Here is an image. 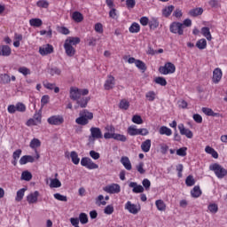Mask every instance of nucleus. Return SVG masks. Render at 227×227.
I'll use <instances>...</instances> for the list:
<instances>
[{"instance_id": "c03bdc74", "label": "nucleus", "mask_w": 227, "mask_h": 227, "mask_svg": "<svg viewBox=\"0 0 227 227\" xmlns=\"http://www.w3.org/2000/svg\"><path fill=\"white\" fill-rule=\"evenodd\" d=\"M78 220L82 224H88V215L86 213H81Z\"/></svg>"}, {"instance_id": "4be33fe9", "label": "nucleus", "mask_w": 227, "mask_h": 227, "mask_svg": "<svg viewBox=\"0 0 227 227\" xmlns=\"http://www.w3.org/2000/svg\"><path fill=\"white\" fill-rule=\"evenodd\" d=\"M70 157L73 164H74L75 166H77V164L81 162V159L79 158V154H77V152L72 151L70 153Z\"/></svg>"}, {"instance_id": "2f4dec72", "label": "nucleus", "mask_w": 227, "mask_h": 227, "mask_svg": "<svg viewBox=\"0 0 227 227\" xmlns=\"http://www.w3.org/2000/svg\"><path fill=\"white\" fill-rule=\"evenodd\" d=\"M72 19L73 20H74V22H82L84 17H82V14L79 12H74L72 15Z\"/></svg>"}, {"instance_id": "f3484780", "label": "nucleus", "mask_w": 227, "mask_h": 227, "mask_svg": "<svg viewBox=\"0 0 227 227\" xmlns=\"http://www.w3.org/2000/svg\"><path fill=\"white\" fill-rule=\"evenodd\" d=\"M0 56H4L8 58V56H12V48L8 45H1L0 46Z\"/></svg>"}, {"instance_id": "a19ab883", "label": "nucleus", "mask_w": 227, "mask_h": 227, "mask_svg": "<svg viewBox=\"0 0 227 227\" xmlns=\"http://www.w3.org/2000/svg\"><path fill=\"white\" fill-rule=\"evenodd\" d=\"M154 82H156V84H160V86H166L168 84L166 78H164L162 76L156 77L154 79Z\"/></svg>"}, {"instance_id": "79ce46f5", "label": "nucleus", "mask_w": 227, "mask_h": 227, "mask_svg": "<svg viewBox=\"0 0 227 227\" xmlns=\"http://www.w3.org/2000/svg\"><path fill=\"white\" fill-rule=\"evenodd\" d=\"M207 209L211 214H217L219 211V207L215 203L209 204Z\"/></svg>"}, {"instance_id": "4d7b16f0", "label": "nucleus", "mask_w": 227, "mask_h": 227, "mask_svg": "<svg viewBox=\"0 0 227 227\" xmlns=\"http://www.w3.org/2000/svg\"><path fill=\"white\" fill-rule=\"evenodd\" d=\"M53 196H54L55 200H58L59 201H68V198L60 193H55Z\"/></svg>"}, {"instance_id": "473e14b6", "label": "nucleus", "mask_w": 227, "mask_h": 227, "mask_svg": "<svg viewBox=\"0 0 227 227\" xmlns=\"http://www.w3.org/2000/svg\"><path fill=\"white\" fill-rule=\"evenodd\" d=\"M80 116H85L87 121H90V120H93V113L88 110H82V112H80Z\"/></svg>"}, {"instance_id": "4468645a", "label": "nucleus", "mask_w": 227, "mask_h": 227, "mask_svg": "<svg viewBox=\"0 0 227 227\" xmlns=\"http://www.w3.org/2000/svg\"><path fill=\"white\" fill-rule=\"evenodd\" d=\"M40 196V192L38 191L34 192L27 196V201L29 205L33 203H36L38 201V197Z\"/></svg>"}, {"instance_id": "412c9836", "label": "nucleus", "mask_w": 227, "mask_h": 227, "mask_svg": "<svg viewBox=\"0 0 227 227\" xmlns=\"http://www.w3.org/2000/svg\"><path fill=\"white\" fill-rule=\"evenodd\" d=\"M150 148H152V140L146 139L141 145V150L145 152V153H148L150 152Z\"/></svg>"}, {"instance_id": "a878e982", "label": "nucleus", "mask_w": 227, "mask_h": 227, "mask_svg": "<svg viewBox=\"0 0 227 227\" xmlns=\"http://www.w3.org/2000/svg\"><path fill=\"white\" fill-rule=\"evenodd\" d=\"M75 122L78 125H88L90 123V121H88V119L85 118V115H80L78 118H76Z\"/></svg>"}, {"instance_id": "774afa93", "label": "nucleus", "mask_w": 227, "mask_h": 227, "mask_svg": "<svg viewBox=\"0 0 227 227\" xmlns=\"http://www.w3.org/2000/svg\"><path fill=\"white\" fill-rule=\"evenodd\" d=\"M193 120L196 123H203V117H201L200 114H193Z\"/></svg>"}, {"instance_id": "f8f14e48", "label": "nucleus", "mask_w": 227, "mask_h": 227, "mask_svg": "<svg viewBox=\"0 0 227 227\" xmlns=\"http://www.w3.org/2000/svg\"><path fill=\"white\" fill-rule=\"evenodd\" d=\"M129 187L132 188V192L135 194H141V192H145V187L141 184H137L136 182L129 183Z\"/></svg>"}, {"instance_id": "dca6fc26", "label": "nucleus", "mask_w": 227, "mask_h": 227, "mask_svg": "<svg viewBox=\"0 0 227 227\" xmlns=\"http://www.w3.org/2000/svg\"><path fill=\"white\" fill-rule=\"evenodd\" d=\"M64 49L67 56H69V58L75 56V48H74V46L70 45L68 43H64Z\"/></svg>"}, {"instance_id": "ddd939ff", "label": "nucleus", "mask_w": 227, "mask_h": 227, "mask_svg": "<svg viewBox=\"0 0 227 227\" xmlns=\"http://www.w3.org/2000/svg\"><path fill=\"white\" fill-rule=\"evenodd\" d=\"M222 78L223 71L219 67L215 68L213 72V82H215V84H217V82H219Z\"/></svg>"}, {"instance_id": "603ef678", "label": "nucleus", "mask_w": 227, "mask_h": 227, "mask_svg": "<svg viewBox=\"0 0 227 227\" xmlns=\"http://www.w3.org/2000/svg\"><path fill=\"white\" fill-rule=\"evenodd\" d=\"M125 0H121V3H124ZM126 6L129 10H132L136 6V0H126Z\"/></svg>"}, {"instance_id": "c756f323", "label": "nucleus", "mask_w": 227, "mask_h": 227, "mask_svg": "<svg viewBox=\"0 0 227 227\" xmlns=\"http://www.w3.org/2000/svg\"><path fill=\"white\" fill-rule=\"evenodd\" d=\"M191 194L192 198H200V196H201V189H200V186H194L191 191Z\"/></svg>"}, {"instance_id": "7c9ffc66", "label": "nucleus", "mask_w": 227, "mask_h": 227, "mask_svg": "<svg viewBox=\"0 0 227 227\" xmlns=\"http://www.w3.org/2000/svg\"><path fill=\"white\" fill-rule=\"evenodd\" d=\"M29 24L33 27H40V26H42V24H43V22L40 19L35 18V19H31L29 20Z\"/></svg>"}, {"instance_id": "aec40b11", "label": "nucleus", "mask_w": 227, "mask_h": 227, "mask_svg": "<svg viewBox=\"0 0 227 227\" xmlns=\"http://www.w3.org/2000/svg\"><path fill=\"white\" fill-rule=\"evenodd\" d=\"M90 100H91V98L90 97H83L82 98H79L76 103L78 106H80V107H82V109H84V107L88 106V102H90Z\"/></svg>"}, {"instance_id": "0e129e2a", "label": "nucleus", "mask_w": 227, "mask_h": 227, "mask_svg": "<svg viewBox=\"0 0 227 227\" xmlns=\"http://www.w3.org/2000/svg\"><path fill=\"white\" fill-rule=\"evenodd\" d=\"M51 75H61V69L58 67H52L50 70Z\"/></svg>"}, {"instance_id": "a18cd8bd", "label": "nucleus", "mask_w": 227, "mask_h": 227, "mask_svg": "<svg viewBox=\"0 0 227 227\" xmlns=\"http://www.w3.org/2000/svg\"><path fill=\"white\" fill-rule=\"evenodd\" d=\"M42 146V142H40V139L34 138L30 142V148H38Z\"/></svg>"}, {"instance_id": "680f3d73", "label": "nucleus", "mask_w": 227, "mask_h": 227, "mask_svg": "<svg viewBox=\"0 0 227 227\" xmlns=\"http://www.w3.org/2000/svg\"><path fill=\"white\" fill-rule=\"evenodd\" d=\"M20 155H22V150L17 149L13 153H12V159L14 160H19L20 159Z\"/></svg>"}, {"instance_id": "5fc2aeb1", "label": "nucleus", "mask_w": 227, "mask_h": 227, "mask_svg": "<svg viewBox=\"0 0 227 227\" xmlns=\"http://www.w3.org/2000/svg\"><path fill=\"white\" fill-rule=\"evenodd\" d=\"M16 111L19 113H26V105H24V103H17Z\"/></svg>"}, {"instance_id": "b1692460", "label": "nucleus", "mask_w": 227, "mask_h": 227, "mask_svg": "<svg viewBox=\"0 0 227 227\" xmlns=\"http://www.w3.org/2000/svg\"><path fill=\"white\" fill-rule=\"evenodd\" d=\"M0 82L1 84H10V82H12V79L8 74H0Z\"/></svg>"}, {"instance_id": "09e8293b", "label": "nucleus", "mask_w": 227, "mask_h": 227, "mask_svg": "<svg viewBox=\"0 0 227 227\" xmlns=\"http://www.w3.org/2000/svg\"><path fill=\"white\" fill-rule=\"evenodd\" d=\"M18 72L20 74H22V75H31V70L26 67H21L18 69Z\"/></svg>"}, {"instance_id": "0eeeda50", "label": "nucleus", "mask_w": 227, "mask_h": 227, "mask_svg": "<svg viewBox=\"0 0 227 227\" xmlns=\"http://www.w3.org/2000/svg\"><path fill=\"white\" fill-rule=\"evenodd\" d=\"M52 52H54V46H52V44L47 43L39 47L41 56H49V54H52Z\"/></svg>"}, {"instance_id": "37998d69", "label": "nucleus", "mask_w": 227, "mask_h": 227, "mask_svg": "<svg viewBox=\"0 0 227 227\" xmlns=\"http://www.w3.org/2000/svg\"><path fill=\"white\" fill-rule=\"evenodd\" d=\"M120 109H124V111H127L129 107H130V103L127 101L126 99H121L119 105Z\"/></svg>"}, {"instance_id": "f257e3e1", "label": "nucleus", "mask_w": 227, "mask_h": 227, "mask_svg": "<svg viewBox=\"0 0 227 227\" xmlns=\"http://www.w3.org/2000/svg\"><path fill=\"white\" fill-rule=\"evenodd\" d=\"M210 171H214L215 176L219 179L224 178L227 176V169L221 166L219 163H214L209 166Z\"/></svg>"}, {"instance_id": "f704fd0d", "label": "nucleus", "mask_w": 227, "mask_h": 227, "mask_svg": "<svg viewBox=\"0 0 227 227\" xmlns=\"http://www.w3.org/2000/svg\"><path fill=\"white\" fill-rule=\"evenodd\" d=\"M196 184V180L192 175H189L185 179V184L187 187H192Z\"/></svg>"}, {"instance_id": "c85d7f7f", "label": "nucleus", "mask_w": 227, "mask_h": 227, "mask_svg": "<svg viewBox=\"0 0 227 227\" xmlns=\"http://www.w3.org/2000/svg\"><path fill=\"white\" fill-rule=\"evenodd\" d=\"M26 191H27V188H21L17 192V195H16V201H22V200L24 199V193L26 192Z\"/></svg>"}, {"instance_id": "423d86ee", "label": "nucleus", "mask_w": 227, "mask_h": 227, "mask_svg": "<svg viewBox=\"0 0 227 227\" xmlns=\"http://www.w3.org/2000/svg\"><path fill=\"white\" fill-rule=\"evenodd\" d=\"M192 25V21L190 19H186L184 20L183 23L180 22H173L170 25V29H182V27H184V26H185V27H191V26Z\"/></svg>"}, {"instance_id": "bb28decb", "label": "nucleus", "mask_w": 227, "mask_h": 227, "mask_svg": "<svg viewBox=\"0 0 227 227\" xmlns=\"http://www.w3.org/2000/svg\"><path fill=\"white\" fill-rule=\"evenodd\" d=\"M33 178V174L29 172L28 170H25L21 174V180H25V182H30Z\"/></svg>"}, {"instance_id": "e2e57ef3", "label": "nucleus", "mask_w": 227, "mask_h": 227, "mask_svg": "<svg viewBox=\"0 0 227 227\" xmlns=\"http://www.w3.org/2000/svg\"><path fill=\"white\" fill-rule=\"evenodd\" d=\"M145 97L149 100V102H153V100H155V92L149 91L145 94Z\"/></svg>"}, {"instance_id": "f03ea898", "label": "nucleus", "mask_w": 227, "mask_h": 227, "mask_svg": "<svg viewBox=\"0 0 227 227\" xmlns=\"http://www.w3.org/2000/svg\"><path fill=\"white\" fill-rule=\"evenodd\" d=\"M102 130L100 128L92 127L90 128V136H89V143H95V139H102Z\"/></svg>"}, {"instance_id": "052dcab7", "label": "nucleus", "mask_w": 227, "mask_h": 227, "mask_svg": "<svg viewBox=\"0 0 227 227\" xmlns=\"http://www.w3.org/2000/svg\"><path fill=\"white\" fill-rule=\"evenodd\" d=\"M142 184H143V187L145 189V191H150L152 183L147 178H145L142 181Z\"/></svg>"}, {"instance_id": "13d9d810", "label": "nucleus", "mask_w": 227, "mask_h": 227, "mask_svg": "<svg viewBox=\"0 0 227 227\" xmlns=\"http://www.w3.org/2000/svg\"><path fill=\"white\" fill-rule=\"evenodd\" d=\"M113 212H114V207H113V205H108L104 209V213L106 214V215H111Z\"/></svg>"}, {"instance_id": "58836bf2", "label": "nucleus", "mask_w": 227, "mask_h": 227, "mask_svg": "<svg viewBox=\"0 0 227 227\" xmlns=\"http://www.w3.org/2000/svg\"><path fill=\"white\" fill-rule=\"evenodd\" d=\"M150 29H157L159 27V20L155 18H153L149 20Z\"/></svg>"}, {"instance_id": "de8ad7c7", "label": "nucleus", "mask_w": 227, "mask_h": 227, "mask_svg": "<svg viewBox=\"0 0 227 227\" xmlns=\"http://www.w3.org/2000/svg\"><path fill=\"white\" fill-rule=\"evenodd\" d=\"M114 139H115V141H121V143H125V141H127V137H125V135L114 133Z\"/></svg>"}, {"instance_id": "3c124183", "label": "nucleus", "mask_w": 227, "mask_h": 227, "mask_svg": "<svg viewBox=\"0 0 227 227\" xmlns=\"http://www.w3.org/2000/svg\"><path fill=\"white\" fill-rule=\"evenodd\" d=\"M176 155L179 157H185L187 155V147H181L176 150Z\"/></svg>"}, {"instance_id": "c9c22d12", "label": "nucleus", "mask_w": 227, "mask_h": 227, "mask_svg": "<svg viewBox=\"0 0 227 227\" xmlns=\"http://www.w3.org/2000/svg\"><path fill=\"white\" fill-rule=\"evenodd\" d=\"M50 187L51 189H58L59 187H61V181H59L58 178L51 179Z\"/></svg>"}, {"instance_id": "e433bc0d", "label": "nucleus", "mask_w": 227, "mask_h": 227, "mask_svg": "<svg viewBox=\"0 0 227 227\" xmlns=\"http://www.w3.org/2000/svg\"><path fill=\"white\" fill-rule=\"evenodd\" d=\"M135 65L137 68H138V70H142V72H146V64H145L143 60L137 59Z\"/></svg>"}, {"instance_id": "9b49d317", "label": "nucleus", "mask_w": 227, "mask_h": 227, "mask_svg": "<svg viewBox=\"0 0 227 227\" xmlns=\"http://www.w3.org/2000/svg\"><path fill=\"white\" fill-rule=\"evenodd\" d=\"M125 209L128 210L129 214H134L136 215V214H137L139 210H141V207H138L137 208V205L132 204L130 203V201H128L125 205Z\"/></svg>"}, {"instance_id": "338daca9", "label": "nucleus", "mask_w": 227, "mask_h": 227, "mask_svg": "<svg viewBox=\"0 0 227 227\" xmlns=\"http://www.w3.org/2000/svg\"><path fill=\"white\" fill-rule=\"evenodd\" d=\"M201 111L202 113H204V114H206V116H212V113L214 110L208 107H202Z\"/></svg>"}, {"instance_id": "bf43d9fd", "label": "nucleus", "mask_w": 227, "mask_h": 227, "mask_svg": "<svg viewBox=\"0 0 227 227\" xmlns=\"http://www.w3.org/2000/svg\"><path fill=\"white\" fill-rule=\"evenodd\" d=\"M202 35L203 36H205V38H207V40L208 42H210V40H212V35L210 34V29H202Z\"/></svg>"}, {"instance_id": "6ab92c4d", "label": "nucleus", "mask_w": 227, "mask_h": 227, "mask_svg": "<svg viewBox=\"0 0 227 227\" xmlns=\"http://www.w3.org/2000/svg\"><path fill=\"white\" fill-rule=\"evenodd\" d=\"M27 162L33 163L35 162V157L31 155H24L20 160V164L24 166V164H27Z\"/></svg>"}, {"instance_id": "ea45409f", "label": "nucleus", "mask_w": 227, "mask_h": 227, "mask_svg": "<svg viewBox=\"0 0 227 227\" xmlns=\"http://www.w3.org/2000/svg\"><path fill=\"white\" fill-rule=\"evenodd\" d=\"M173 10H175V6L173 5L168 6L165 9H163L162 13L164 17H169V15L173 13Z\"/></svg>"}, {"instance_id": "9d476101", "label": "nucleus", "mask_w": 227, "mask_h": 227, "mask_svg": "<svg viewBox=\"0 0 227 227\" xmlns=\"http://www.w3.org/2000/svg\"><path fill=\"white\" fill-rule=\"evenodd\" d=\"M178 129H179L181 136H186L188 137V139H192V137L194 136L192 134V131L189 129H185V126H184V124H179Z\"/></svg>"}, {"instance_id": "393cba45", "label": "nucleus", "mask_w": 227, "mask_h": 227, "mask_svg": "<svg viewBox=\"0 0 227 227\" xmlns=\"http://www.w3.org/2000/svg\"><path fill=\"white\" fill-rule=\"evenodd\" d=\"M160 134L161 136H171V134H173V131L171 130V129H169L166 126H161L160 128Z\"/></svg>"}, {"instance_id": "20e7f679", "label": "nucleus", "mask_w": 227, "mask_h": 227, "mask_svg": "<svg viewBox=\"0 0 227 227\" xmlns=\"http://www.w3.org/2000/svg\"><path fill=\"white\" fill-rule=\"evenodd\" d=\"M81 165L83 166V168H87V169H98V166L88 157L82 158Z\"/></svg>"}, {"instance_id": "72a5a7b5", "label": "nucleus", "mask_w": 227, "mask_h": 227, "mask_svg": "<svg viewBox=\"0 0 227 227\" xmlns=\"http://www.w3.org/2000/svg\"><path fill=\"white\" fill-rule=\"evenodd\" d=\"M155 205L157 207V209L160 212H164V210H166V203H164V200H156Z\"/></svg>"}, {"instance_id": "69168bd1", "label": "nucleus", "mask_w": 227, "mask_h": 227, "mask_svg": "<svg viewBox=\"0 0 227 227\" xmlns=\"http://www.w3.org/2000/svg\"><path fill=\"white\" fill-rule=\"evenodd\" d=\"M49 100H51L49 95L43 96L41 98V106H45L46 104H49Z\"/></svg>"}, {"instance_id": "39448f33", "label": "nucleus", "mask_w": 227, "mask_h": 227, "mask_svg": "<svg viewBox=\"0 0 227 227\" xmlns=\"http://www.w3.org/2000/svg\"><path fill=\"white\" fill-rule=\"evenodd\" d=\"M103 191H105V192H107L108 194H118L119 192H121V188L118 184H112L104 187Z\"/></svg>"}, {"instance_id": "4c0bfd02", "label": "nucleus", "mask_w": 227, "mask_h": 227, "mask_svg": "<svg viewBox=\"0 0 227 227\" xmlns=\"http://www.w3.org/2000/svg\"><path fill=\"white\" fill-rule=\"evenodd\" d=\"M196 47L200 49V51H203V49H207V40L206 39H200L197 41Z\"/></svg>"}, {"instance_id": "7ed1b4c3", "label": "nucleus", "mask_w": 227, "mask_h": 227, "mask_svg": "<svg viewBox=\"0 0 227 227\" xmlns=\"http://www.w3.org/2000/svg\"><path fill=\"white\" fill-rule=\"evenodd\" d=\"M176 70V67H175V64L171 62L165 63L164 67H159L160 74H162L163 75H168V74H175Z\"/></svg>"}, {"instance_id": "6e6552de", "label": "nucleus", "mask_w": 227, "mask_h": 227, "mask_svg": "<svg viewBox=\"0 0 227 227\" xmlns=\"http://www.w3.org/2000/svg\"><path fill=\"white\" fill-rule=\"evenodd\" d=\"M49 125H62L65 122V119L61 115H53L47 119Z\"/></svg>"}, {"instance_id": "864d4df0", "label": "nucleus", "mask_w": 227, "mask_h": 227, "mask_svg": "<svg viewBox=\"0 0 227 227\" xmlns=\"http://www.w3.org/2000/svg\"><path fill=\"white\" fill-rule=\"evenodd\" d=\"M36 6H38V8H49V2L46 0H39L36 3Z\"/></svg>"}, {"instance_id": "a211bd4d", "label": "nucleus", "mask_w": 227, "mask_h": 227, "mask_svg": "<svg viewBox=\"0 0 227 227\" xmlns=\"http://www.w3.org/2000/svg\"><path fill=\"white\" fill-rule=\"evenodd\" d=\"M121 163L122 164V166H124L127 171H130V169H132V163H130V160L129 159V157L122 156L121 158Z\"/></svg>"}, {"instance_id": "49530a36", "label": "nucleus", "mask_w": 227, "mask_h": 227, "mask_svg": "<svg viewBox=\"0 0 227 227\" xmlns=\"http://www.w3.org/2000/svg\"><path fill=\"white\" fill-rule=\"evenodd\" d=\"M128 134L129 136H138V129L136 126H129L128 128Z\"/></svg>"}, {"instance_id": "8fccbe9b", "label": "nucleus", "mask_w": 227, "mask_h": 227, "mask_svg": "<svg viewBox=\"0 0 227 227\" xmlns=\"http://www.w3.org/2000/svg\"><path fill=\"white\" fill-rule=\"evenodd\" d=\"M145 163L143 161L139 162L138 165L136 166L137 171L140 173V175H145L146 173V170L144 168Z\"/></svg>"}, {"instance_id": "cd10ccee", "label": "nucleus", "mask_w": 227, "mask_h": 227, "mask_svg": "<svg viewBox=\"0 0 227 227\" xmlns=\"http://www.w3.org/2000/svg\"><path fill=\"white\" fill-rule=\"evenodd\" d=\"M202 13L203 8L201 7L192 9L189 12V15H191V17H198V15H201Z\"/></svg>"}, {"instance_id": "1a4fd4ad", "label": "nucleus", "mask_w": 227, "mask_h": 227, "mask_svg": "<svg viewBox=\"0 0 227 227\" xmlns=\"http://www.w3.org/2000/svg\"><path fill=\"white\" fill-rule=\"evenodd\" d=\"M69 94H70L69 97H70L71 100L77 102L78 99L81 98V92H80L79 88L71 87Z\"/></svg>"}, {"instance_id": "5701e85b", "label": "nucleus", "mask_w": 227, "mask_h": 227, "mask_svg": "<svg viewBox=\"0 0 227 227\" xmlns=\"http://www.w3.org/2000/svg\"><path fill=\"white\" fill-rule=\"evenodd\" d=\"M65 43H68L69 45H77L78 43H81V38L79 37H68Z\"/></svg>"}, {"instance_id": "6e6d98bb", "label": "nucleus", "mask_w": 227, "mask_h": 227, "mask_svg": "<svg viewBox=\"0 0 227 227\" xmlns=\"http://www.w3.org/2000/svg\"><path fill=\"white\" fill-rule=\"evenodd\" d=\"M131 121L137 125H141L143 123V118H141V115H134Z\"/></svg>"}, {"instance_id": "2eb2a0df", "label": "nucleus", "mask_w": 227, "mask_h": 227, "mask_svg": "<svg viewBox=\"0 0 227 227\" xmlns=\"http://www.w3.org/2000/svg\"><path fill=\"white\" fill-rule=\"evenodd\" d=\"M114 76L110 75L108 76V79L105 82L104 88L105 90L109 91V90H113V88H114Z\"/></svg>"}]
</instances>
